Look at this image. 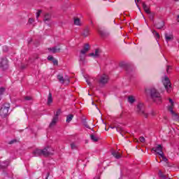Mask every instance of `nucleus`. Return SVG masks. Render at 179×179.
I'll use <instances>...</instances> for the list:
<instances>
[{"label": "nucleus", "instance_id": "obj_19", "mask_svg": "<svg viewBox=\"0 0 179 179\" xmlns=\"http://www.w3.org/2000/svg\"><path fill=\"white\" fill-rule=\"evenodd\" d=\"M152 33L155 37V38H156L157 41H159V40L160 39V34L159 33H157V31H156V30H152Z\"/></svg>", "mask_w": 179, "mask_h": 179}, {"label": "nucleus", "instance_id": "obj_42", "mask_svg": "<svg viewBox=\"0 0 179 179\" xmlns=\"http://www.w3.org/2000/svg\"><path fill=\"white\" fill-rule=\"evenodd\" d=\"M28 22H29V23H30V24H31V23H34V19H33V18H29Z\"/></svg>", "mask_w": 179, "mask_h": 179}, {"label": "nucleus", "instance_id": "obj_24", "mask_svg": "<svg viewBox=\"0 0 179 179\" xmlns=\"http://www.w3.org/2000/svg\"><path fill=\"white\" fill-rule=\"evenodd\" d=\"M112 155L115 159H121V154L117 151H113Z\"/></svg>", "mask_w": 179, "mask_h": 179}, {"label": "nucleus", "instance_id": "obj_26", "mask_svg": "<svg viewBox=\"0 0 179 179\" xmlns=\"http://www.w3.org/2000/svg\"><path fill=\"white\" fill-rule=\"evenodd\" d=\"M57 122H58V119H57V117H53V119L52 120V122H50L49 127L51 128L52 127H55V124H57Z\"/></svg>", "mask_w": 179, "mask_h": 179}, {"label": "nucleus", "instance_id": "obj_38", "mask_svg": "<svg viewBox=\"0 0 179 179\" xmlns=\"http://www.w3.org/2000/svg\"><path fill=\"white\" fill-rule=\"evenodd\" d=\"M55 59H54V57H52V56H51V55H50V56L48 57V61H52V62H53Z\"/></svg>", "mask_w": 179, "mask_h": 179}, {"label": "nucleus", "instance_id": "obj_7", "mask_svg": "<svg viewBox=\"0 0 179 179\" xmlns=\"http://www.w3.org/2000/svg\"><path fill=\"white\" fill-rule=\"evenodd\" d=\"M0 68L3 71H6L8 69V59L6 58H1L0 59Z\"/></svg>", "mask_w": 179, "mask_h": 179}, {"label": "nucleus", "instance_id": "obj_52", "mask_svg": "<svg viewBox=\"0 0 179 179\" xmlns=\"http://www.w3.org/2000/svg\"><path fill=\"white\" fill-rule=\"evenodd\" d=\"M110 128H111V129H114L115 127H110Z\"/></svg>", "mask_w": 179, "mask_h": 179}, {"label": "nucleus", "instance_id": "obj_12", "mask_svg": "<svg viewBox=\"0 0 179 179\" xmlns=\"http://www.w3.org/2000/svg\"><path fill=\"white\" fill-rule=\"evenodd\" d=\"M90 50V45L89 43H85L83 47V50H80V54L86 55V52Z\"/></svg>", "mask_w": 179, "mask_h": 179}, {"label": "nucleus", "instance_id": "obj_40", "mask_svg": "<svg viewBox=\"0 0 179 179\" xmlns=\"http://www.w3.org/2000/svg\"><path fill=\"white\" fill-rule=\"evenodd\" d=\"M139 141H140V142H141V143H144L145 137H143V136L140 137Z\"/></svg>", "mask_w": 179, "mask_h": 179}, {"label": "nucleus", "instance_id": "obj_48", "mask_svg": "<svg viewBox=\"0 0 179 179\" xmlns=\"http://www.w3.org/2000/svg\"><path fill=\"white\" fill-rule=\"evenodd\" d=\"M21 68H22V69H24L26 68V66L22 65V66H21Z\"/></svg>", "mask_w": 179, "mask_h": 179}, {"label": "nucleus", "instance_id": "obj_43", "mask_svg": "<svg viewBox=\"0 0 179 179\" xmlns=\"http://www.w3.org/2000/svg\"><path fill=\"white\" fill-rule=\"evenodd\" d=\"M159 177H161V178H162V177L164 176V174H163V172H162V171L159 170Z\"/></svg>", "mask_w": 179, "mask_h": 179}, {"label": "nucleus", "instance_id": "obj_46", "mask_svg": "<svg viewBox=\"0 0 179 179\" xmlns=\"http://www.w3.org/2000/svg\"><path fill=\"white\" fill-rule=\"evenodd\" d=\"M139 1H141V0H135L136 5L137 8H139V5H138V2H139Z\"/></svg>", "mask_w": 179, "mask_h": 179}, {"label": "nucleus", "instance_id": "obj_33", "mask_svg": "<svg viewBox=\"0 0 179 179\" xmlns=\"http://www.w3.org/2000/svg\"><path fill=\"white\" fill-rule=\"evenodd\" d=\"M59 115H61V109H58L57 111H56V113L53 117L58 120V117H59Z\"/></svg>", "mask_w": 179, "mask_h": 179}, {"label": "nucleus", "instance_id": "obj_22", "mask_svg": "<svg viewBox=\"0 0 179 179\" xmlns=\"http://www.w3.org/2000/svg\"><path fill=\"white\" fill-rule=\"evenodd\" d=\"M173 38V36L172 34L169 35V34H165V39L166 41H167V43H169V41H171Z\"/></svg>", "mask_w": 179, "mask_h": 179}, {"label": "nucleus", "instance_id": "obj_17", "mask_svg": "<svg viewBox=\"0 0 179 179\" xmlns=\"http://www.w3.org/2000/svg\"><path fill=\"white\" fill-rule=\"evenodd\" d=\"M85 59H86V55H83V54L80 55L79 62L80 65H85Z\"/></svg>", "mask_w": 179, "mask_h": 179}, {"label": "nucleus", "instance_id": "obj_10", "mask_svg": "<svg viewBox=\"0 0 179 179\" xmlns=\"http://www.w3.org/2000/svg\"><path fill=\"white\" fill-rule=\"evenodd\" d=\"M100 54H101V50L97 48L95 49L94 52L90 53L89 57H92V58H99V57H100Z\"/></svg>", "mask_w": 179, "mask_h": 179}, {"label": "nucleus", "instance_id": "obj_49", "mask_svg": "<svg viewBox=\"0 0 179 179\" xmlns=\"http://www.w3.org/2000/svg\"><path fill=\"white\" fill-rule=\"evenodd\" d=\"M48 177H50V173H47V177H46L45 179H48Z\"/></svg>", "mask_w": 179, "mask_h": 179}, {"label": "nucleus", "instance_id": "obj_51", "mask_svg": "<svg viewBox=\"0 0 179 179\" xmlns=\"http://www.w3.org/2000/svg\"><path fill=\"white\" fill-rule=\"evenodd\" d=\"M87 85H89V86H90L92 84L90 83V82H89L88 80H87Z\"/></svg>", "mask_w": 179, "mask_h": 179}, {"label": "nucleus", "instance_id": "obj_1", "mask_svg": "<svg viewBox=\"0 0 179 179\" xmlns=\"http://www.w3.org/2000/svg\"><path fill=\"white\" fill-rule=\"evenodd\" d=\"M150 94L154 103H156L157 104H162L163 98H162V94H160V92H159L155 88H151L150 90Z\"/></svg>", "mask_w": 179, "mask_h": 179}, {"label": "nucleus", "instance_id": "obj_32", "mask_svg": "<svg viewBox=\"0 0 179 179\" xmlns=\"http://www.w3.org/2000/svg\"><path fill=\"white\" fill-rule=\"evenodd\" d=\"M100 36H101V37H106V36H107L108 34H107V32L104 31H101V30H99L98 31Z\"/></svg>", "mask_w": 179, "mask_h": 179}, {"label": "nucleus", "instance_id": "obj_37", "mask_svg": "<svg viewBox=\"0 0 179 179\" xmlns=\"http://www.w3.org/2000/svg\"><path fill=\"white\" fill-rule=\"evenodd\" d=\"M83 125L85 128H88L89 129H90V127H89V124H87V122L84 121L83 122Z\"/></svg>", "mask_w": 179, "mask_h": 179}, {"label": "nucleus", "instance_id": "obj_45", "mask_svg": "<svg viewBox=\"0 0 179 179\" xmlns=\"http://www.w3.org/2000/svg\"><path fill=\"white\" fill-rule=\"evenodd\" d=\"M24 100L30 101V100H31V96H25Z\"/></svg>", "mask_w": 179, "mask_h": 179}, {"label": "nucleus", "instance_id": "obj_39", "mask_svg": "<svg viewBox=\"0 0 179 179\" xmlns=\"http://www.w3.org/2000/svg\"><path fill=\"white\" fill-rule=\"evenodd\" d=\"M162 160H164V162H167V158H166V157H164V153L162 154V155H160Z\"/></svg>", "mask_w": 179, "mask_h": 179}, {"label": "nucleus", "instance_id": "obj_44", "mask_svg": "<svg viewBox=\"0 0 179 179\" xmlns=\"http://www.w3.org/2000/svg\"><path fill=\"white\" fill-rule=\"evenodd\" d=\"M52 62H53V64L54 65H58V60H57V59H54L53 61H52Z\"/></svg>", "mask_w": 179, "mask_h": 179}, {"label": "nucleus", "instance_id": "obj_25", "mask_svg": "<svg viewBox=\"0 0 179 179\" xmlns=\"http://www.w3.org/2000/svg\"><path fill=\"white\" fill-rule=\"evenodd\" d=\"M155 27H157V29H163V27H164V22L161 21L159 22H158L157 24H156L155 25Z\"/></svg>", "mask_w": 179, "mask_h": 179}, {"label": "nucleus", "instance_id": "obj_3", "mask_svg": "<svg viewBox=\"0 0 179 179\" xmlns=\"http://www.w3.org/2000/svg\"><path fill=\"white\" fill-rule=\"evenodd\" d=\"M9 108H10V104L5 103L2 106L1 108L0 109V115L5 118L9 113Z\"/></svg>", "mask_w": 179, "mask_h": 179}, {"label": "nucleus", "instance_id": "obj_18", "mask_svg": "<svg viewBox=\"0 0 179 179\" xmlns=\"http://www.w3.org/2000/svg\"><path fill=\"white\" fill-rule=\"evenodd\" d=\"M116 131L117 132H120V134L122 135V136H124V134H127V131H125V129H124V128H122L121 127H116Z\"/></svg>", "mask_w": 179, "mask_h": 179}, {"label": "nucleus", "instance_id": "obj_29", "mask_svg": "<svg viewBox=\"0 0 179 179\" xmlns=\"http://www.w3.org/2000/svg\"><path fill=\"white\" fill-rule=\"evenodd\" d=\"M127 100L130 104H134V103H135V97L133 96H129Z\"/></svg>", "mask_w": 179, "mask_h": 179}, {"label": "nucleus", "instance_id": "obj_34", "mask_svg": "<svg viewBox=\"0 0 179 179\" xmlns=\"http://www.w3.org/2000/svg\"><path fill=\"white\" fill-rule=\"evenodd\" d=\"M148 14L149 15V19H150V20L153 21L154 19H155V14L150 13H150H148Z\"/></svg>", "mask_w": 179, "mask_h": 179}, {"label": "nucleus", "instance_id": "obj_14", "mask_svg": "<svg viewBox=\"0 0 179 179\" xmlns=\"http://www.w3.org/2000/svg\"><path fill=\"white\" fill-rule=\"evenodd\" d=\"M32 155L34 157H38L40 156H43V154H42V150L41 149H38V148H36L35 149L33 152H32Z\"/></svg>", "mask_w": 179, "mask_h": 179}, {"label": "nucleus", "instance_id": "obj_20", "mask_svg": "<svg viewBox=\"0 0 179 179\" xmlns=\"http://www.w3.org/2000/svg\"><path fill=\"white\" fill-rule=\"evenodd\" d=\"M51 20V15L46 13L44 16L43 21L45 23H48Z\"/></svg>", "mask_w": 179, "mask_h": 179}, {"label": "nucleus", "instance_id": "obj_36", "mask_svg": "<svg viewBox=\"0 0 179 179\" xmlns=\"http://www.w3.org/2000/svg\"><path fill=\"white\" fill-rule=\"evenodd\" d=\"M17 139H13L8 142V145H13V143H17Z\"/></svg>", "mask_w": 179, "mask_h": 179}, {"label": "nucleus", "instance_id": "obj_31", "mask_svg": "<svg viewBox=\"0 0 179 179\" xmlns=\"http://www.w3.org/2000/svg\"><path fill=\"white\" fill-rule=\"evenodd\" d=\"M71 148L72 150H76V149H78V144H76V143H71Z\"/></svg>", "mask_w": 179, "mask_h": 179}, {"label": "nucleus", "instance_id": "obj_28", "mask_svg": "<svg viewBox=\"0 0 179 179\" xmlns=\"http://www.w3.org/2000/svg\"><path fill=\"white\" fill-rule=\"evenodd\" d=\"M74 24H76V26H82V23L80 22V19L74 18Z\"/></svg>", "mask_w": 179, "mask_h": 179}, {"label": "nucleus", "instance_id": "obj_9", "mask_svg": "<svg viewBox=\"0 0 179 179\" xmlns=\"http://www.w3.org/2000/svg\"><path fill=\"white\" fill-rule=\"evenodd\" d=\"M152 150L157 153V155H159V156L163 155L164 152H163V148L162 147V145H158L157 147L153 148Z\"/></svg>", "mask_w": 179, "mask_h": 179}, {"label": "nucleus", "instance_id": "obj_50", "mask_svg": "<svg viewBox=\"0 0 179 179\" xmlns=\"http://www.w3.org/2000/svg\"><path fill=\"white\" fill-rule=\"evenodd\" d=\"M32 41H33V40H32V39H30V40L28 41V44H30Z\"/></svg>", "mask_w": 179, "mask_h": 179}, {"label": "nucleus", "instance_id": "obj_16", "mask_svg": "<svg viewBox=\"0 0 179 179\" xmlns=\"http://www.w3.org/2000/svg\"><path fill=\"white\" fill-rule=\"evenodd\" d=\"M9 160H6L3 162H0V169H6L9 166Z\"/></svg>", "mask_w": 179, "mask_h": 179}, {"label": "nucleus", "instance_id": "obj_53", "mask_svg": "<svg viewBox=\"0 0 179 179\" xmlns=\"http://www.w3.org/2000/svg\"><path fill=\"white\" fill-rule=\"evenodd\" d=\"M178 22H179V15L178 16Z\"/></svg>", "mask_w": 179, "mask_h": 179}, {"label": "nucleus", "instance_id": "obj_21", "mask_svg": "<svg viewBox=\"0 0 179 179\" xmlns=\"http://www.w3.org/2000/svg\"><path fill=\"white\" fill-rule=\"evenodd\" d=\"M143 8L145 10V13H150V10L149 9V6L146 5V3H143Z\"/></svg>", "mask_w": 179, "mask_h": 179}, {"label": "nucleus", "instance_id": "obj_11", "mask_svg": "<svg viewBox=\"0 0 179 179\" xmlns=\"http://www.w3.org/2000/svg\"><path fill=\"white\" fill-rule=\"evenodd\" d=\"M57 79L60 83H65V82H67V83H69V77H66L64 78V76L62 75H58L57 76Z\"/></svg>", "mask_w": 179, "mask_h": 179}, {"label": "nucleus", "instance_id": "obj_47", "mask_svg": "<svg viewBox=\"0 0 179 179\" xmlns=\"http://www.w3.org/2000/svg\"><path fill=\"white\" fill-rule=\"evenodd\" d=\"M169 69H170V66H167V68H166V72L169 73Z\"/></svg>", "mask_w": 179, "mask_h": 179}, {"label": "nucleus", "instance_id": "obj_54", "mask_svg": "<svg viewBox=\"0 0 179 179\" xmlns=\"http://www.w3.org/2000/svg\"><path fill=\"white\" fill-rule=\"evenodd\" d=\"M175 1H178V0H175Z\"/></svg>", "mask_w": 179, "mask_h": 179}, {"label": "nucleus", "instance_id": "obj_35", "mask_svg": "<svg viewBox=\"0 0 179 179\" xmlns=\"http://www.w3.org/2000/svg\"><path fill=\"white\" fill-rule=\"evenodd\" d=\"M5 92V88L1 87L0 88V100L2 99V94Z\"/></svg>", "mask_w": 179, "mask_h": 179}, {"label": "nucleus", "instance_id": "obj_30", "mask_svg": "<svg viewBox=\"0 0 179 179\" xmlns=\"http://www.w3.org/2000/svg\"><path fill=\"white\" fill-rule=\"evenodd\" d=\"M73 119V115H69L66 117V122H68V123L71 122Z\"/></svg>", "mask_w": 179, "mask_h": 179}, {"label": "nucleus", "instance_id": "obj_23", "mask_svg": "<svg viewBox=\"0 0 179 179\" xmlns=\"http://www.w3.org/2000/svg\"><path fill=\"white\" fill-rule=\"evenodd\" d=\"M90 139L92 142H99V137L94 134H90Z\"/></svg>", "mask_w": 179, "mask_h": 179}, {"label": "nucleus", "instance_id": "obj_13", "mask_svg": "<svg viewBox=\"0 0 179 179\" xmlns=\"http://www.w3.org/2000/svg\"><path fill=\"white\" fill-rule=\"evenodd\" d=\"M90 35V28L87 27L83 29V32L81 33V36H83V37H89Z\"/></svg>", "mask_w": 179, "mask_h": 179}, {"label": "nucleus", "instance_id": "obj_15", "mask_svg": "<svg viewBox=\"0 0 179 179\" xmlns=\"http://www.w3.org/2000/svg\"><path fill=\"white\" fill-rule=\"evenodd\" d=\"M48 50L51 51L52 54H57V52H59L61 51V48L59 46H55L53 48H49Z\"/></svg>", "mask_w": 179, "mask_h": 179}, {"label": "nucleus", "instance_id": "obj_2", "mask_svg": "<svg viewBox=\"0 0 179 179\" xmlns=\"http://www.w3.org/2000/svg\"><path fill=\"white\" fill-rule=\"evenodd\" d=\"M136 111H137L140 115H143L145 118H148V113L145 111V105L141 102L138 103Z\"/></svg>", "mask_w": 179, "mask_h": 179}, {"label": "nucleus", "instance_id": "obj_6", "mask_svg": "<svg viewBox=\"0 0 179 179\" xmlns=\"http://www.w3.org/2000/svg\"><path fill=\"white\" fill-rule=\"evenodd\" d=\"M162 82L166 92L169 93L170 89H171V83L170 82V79L169 77L166 76Z\"/></svg>", "mask_w": 179, "mask_h": 179}, {"label": "nucleus", "instance_id": "obj_4", "mask_svg": "<svg viewBox=\"0 0 179 179\" xmlns=\"http://www.w3.org/2000/svg\"><path fill=\"white\" fill-rule=\"evenodd\" d=\"M42 150V156H44V157H48V156H52V155H54V149H52L50 146H47L44 148Z\"/></svg>", "mask_w": 179, "mask_h": 179}, {"label": "nucleus", "instance_id": "obj_41", "mask_svg": "<svg viewBox=\"0 0 179 179\" xmlns=\"http://www.w3.org/2000/svg\"><path fill=\"white\" fill-rule=\"evenodd\" d=\"M40 15H41V10H39L36 13V17H37V19H38V17H40Z\"/></svg>", "mask_w": 179, "mask_h": 179}, {"label": "nucleus", "instance_id": "obj_8", "mask_svg": "<svg viewBox=\"0 0 179 179\" xmlns=\"http://www.w3.org/2000/svg\"><path fill=\"white\" fill-rule=\"evenodd\" d=\"M169 103H171V106L168 107L169 111H170L171 114L173 115L174 117H176V118H178V115H177V113L173 110V108H174V102L173 101V99H169Z\"/></svg>", "mask_w": 179, "mask_h": 179}, {"label": "nucleus", "instance_id": "obj_27", "mask_svg": "<svg viewBox=\"0 0 179 179\" xmlns=\"http://www.w3.org/2000/svg\"><path fill=\"white\" fill-rule=\"evenodd\" d=\"M52 103V94L51 93H49L48 96V105L50 106Z\"/></svg>", "mask_w": 179, "mask_h": 179}, {"label": "nucleus", "instance_id": "obj_5", "mask_svg": "<svg viewBox=\"0 0 179 179\" xmlns=\"http://www.w3.org/2000/svg\"><path fill=\"white\" fill-rule=\"evenodd\" d=\"M109 79L110 78H108V76L103 74L99 78L98 83L99 85H100V86H104L105 85H107V83H108Z\"/></svg>", "mask_w": 179, "mask_h": 179}]
</instances>
